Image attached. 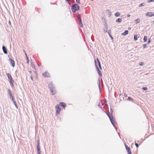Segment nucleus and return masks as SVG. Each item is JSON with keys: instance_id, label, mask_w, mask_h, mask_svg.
Instances as JSON below:
<instances>
[{"instance_id": "obj_1", "label": "nucleus", "mask_w": 154, "mask_h": 154, "mask_svg": "<svg viewBox=\"0 0 154 154\" xmlns=\"http://www.w3.org/2000/svg\"><path fill=\"white\" fill-rule=\"evenodd\" d=\"M8 94L10 96V98H11V100L12 102L15 105L17 109H18V106L17 105V103L14 100V95L12 93V92L10 90V89H8Z\"/></svg>"}, {"instance_id": "obj_2", "label": "nucleus", "mask_w": 154, "mask_h": 154, "mask_svg": "<svg viewBox=\"0 0 154 154\" xmlns=\"http://www.w3.org/2000/svg\"><path fill=\"white\" fill-rule=\"evenodd\" d=\"M48 88L50 89L52 95H54L56 93L55 87L52 82H51L48 85Z\"/></svg>"}, {"instance_id": "obj_3", "label": "nucleus", "mask_w": 154, "mask_h": 154, "mask_svg": "<svg viewBox=\"0 0 154 154\" xmlns=\"http://www.w3.org/2000/svg\"><path fill=\"white\" fill-rule=\"evenodd\" d=\"M76 6H77V4L76 3L75 4L72 5L71 10L72 12L75 13L77 11V8L76 7Z\"/></svg>"}, {"instance_id": "obj_4", "label": "nucleus", "mask_w": 154, "mask_h": 154, "mask_svg": "<svg viewBox=\"0 0 154 154\" xmlns=\"http://www.w3.org/2000/svg\"><path fill=\"white\" fill-rule=\"evenodd\" d=\"M55 108L56 109V113L57 114V115L58 114L60 113L61 110L60 105L58 104L56 106Z\"/></svg>"}, {"instance_id": "obj_5", "label": "nucleus", "mask_w": 154, "mask_h": 154, "mask_svg": "<svg viewBox=\"0 0 154 154\" xmlns=\"http://www.w3.org/2000/svg\"><path fill=\"white\" fill-rule=\"evenodd\" d=\"M94 62H95V65L96 67L97 68V70L98 73V74L99 75L100 77H101L102 76V74L101 72L100 71L98 67H97V63H96V60H95V59L94 60Z\"/></svg>"}, {"instance_id": "obj_6", "label": "nucleus", "mask_w": 154, "mask_h": 154, "mask_svg": "<svg viewBox=\"0 0 154 154\" xmlns=\"http://www.w3.org/2000/svg\"><path fill=\"white\" fill-rule=\"evenodd\" d=\"M6 74L8 77V81L9 82L14 81L11 76V74L9 73H6Z\"/></svg>"}, {"instance_id": "obj_7", "label": "nucleus", "mask_w": 154, "mask_h": 154, "mask_svg": "<svg viewBox=\"0 0 154 154\" xmlns=\"http://www.w3.org/2000/svg\"><path fill=\"white\" fill-rule=\"evenodd\" d=\"M37 152L38 151H41L40 150V141L39 140H37Z\"/></svg>"}, {"instance_id": "obj_8", "label": "nucleus", "mask_w": 154, "mask_h": 154, "mask_svg": "<svg viewBox=\"0 0 154 154\" xmlns=\"http://www.w3.org/2000/svg\"><path fill=\"white\" fill-rule=\"evenodd\" d=\"M125 148L127 150L128 154H132L130 148L127 145H126V143H125Z\"/></svg>"}, {"instance_id": "obj_9", "label": "nucleus", "mask_w": 154, "mask_h": 154, "mask_svg": "<svg viewBox=\"0 0 154 154\" xmlns=\"http://www.w3.org/2000/svg\"><path fill=\"white\" fill-rule=\"evenodd\" d=\"M9 60L10 61V64L11 66L13 67H14L15 66V61L10 58H9Z\"/></svg>"}, {"instance_id": "obj_10", "label": "nucleus", "mask_w": 154, "mask_h": 154, "mask_svg": "<svg viewBox=\"0 0 154 154\" xmlns=\"http://www.w3.org/2000/svg\"><path fill=\"white\" fill-rule=\"evenodd\" d=\"M109 118L112 124L114 125V123L115 122V118L113 117V115H111Z\"/></svg>"}, {"instance_id": "obj_11", "label": "nucleus", "mask_w": 154, "mask_h": 154, "mask_svg": "<svg viewBox=\"0 0 154 154\" xmlns=\"http://www.w3.org/2000/svg\"><path fill=\"white\" fill-rule=\"evenodd\" d=\"M78 19L79 22V25L82 28L83 27V25L82 23V19L80 17H79L78 15Z\"/></svg>"}, {"instance_id": "obj_12", "label": "nucleus", "mask_w": 154, "mask_h": 154, "mask_svg": "<svg viewBox=\"0 0 154 154\" xmlns=\"http://www.w3.org/2000/svg\"><path fill=\"white\" fill-rule=\"evenodd\" d=\"M146 16L151 17L154 16V13L151 12H148L146 13Z\"/></svg>"}, {"instance_id": "obj_13", "label": "nucleus", "mask_w": 154, "mask_h": 154, "mask_svg": "<svg viewBox=\"0 0 154 154\" xmlns=\"http://www.w3.org/2000/svg\"><path fill=\"white\" fill-rule=\"evenodd\" d=\"M42 75L45 77H50V74L49 73L45 71L44 73L42 74Z\"/></svg>"}, {"instance_id": "obj_14", "label": "nucleus", "mask_w": 154, "mask_h": 154, "mask_svg": "<svg viewBox=\"0 0 154 154\" xmlns=\"http://www.w3.org/2000/svg\"><path fill=\"white\" fill-rule=\"evenodd\" d=\"M2 50L5 54H6L8 53V50L5 46H3L2 47Z\"/></svg>"}, {"instance_id": "obj_15", "label": "nucleus", "mask_w": 154, "mask_h": 154, "mask_svg": "<svg viewBox=\"0 0 154 154\" xmlns=\"http://www.w3.org/2000/svg\"><path fill=\"white\" fill-rule=\"evenodd\" d=\"M96 60V63H97V66H98L99 68H100V69H101L100 63V62L99 59L98 58H97V60Z\"/></svg>"}, {"instance_id": "obj_16", "label": "nucleus", "mask_w": 154, "mask_h": 154, "mask_svg": "<svg viewBox=\"0 0 154 154\" xmlns=\"http://www.w3.org/2000/svg\"><path fill=\"white\" fill-rule=\"evenodd\" d=\"M60 105L64 109L66 106V104L63 102H60Z\"/></svg>"}, {"instance_id": "obj_17", "label": "nucleus", "mask_w": 154, "mask_h": 154, "mask_svg": "<svg viewBox=\"0 0 154 154\" xmlns=\"http://www.w3.org/2000/svg\"><path fill=\"white\" fill-rule=\"evenodd\" d=\"M128 30H125V32L121 34L123 36L125 35L128 33Z\"/></svg>"}, {"instance_id": "obj_18", "label": "nucleus", "mask_w": 154, "mask_h": 154, "mask_svg": "<svg viewBox=\"0 0 154 154\" xmlns=\"http://www.w3.org/2000/svg\"><path fill=\"white\" fill-rule=\"evenodd\" d=\"M32 60H31V61H30L31 63V66H32V67L33 69H34L35 70V68L34 64L33 62H32Z\"/></svg>"}, {"instance_id": "obj_19", "label": "nucleus", "mask_w": 154, "mask_h": 154, "mask_svg": "<svg viewBox=\"0 0 154 154\" xmlns=\"http://www.w3.org/2000/svg\"><path fill=\"white\" fill-rule=\"evenodd\" d=\"M140 19L138 18L135 20V23L136 24L139 23L140 22Z\"/></svg>"}, {"instance_id": "obj_20", "label": "nucleus", "mask_w": 154, "mask_h": 154, "mask_svg": "<svg viewBox=\"0 0 154 154\" xmlns=\"http://www.w3.org/2000/svg\"><path fill=\"white\" fill-rule=\"evenodd\" d=\"M137 35H135L134 36V39L136 41L137 40Z\"/></svg>"}, {"instance_id": "obj_21", "label": "nucleus", "mask_w": 154, "mask_h": 154, "mask_svg": "<svg viewBox=\"0 0 154 154\" xmlns=\"http://www.w3.org/2000/svg\"><path fill=\"white\" fill-rule=\"evenodd\" d=\"M116 22H119V23L121 22H122V20L120 18H118V19H117V20H116Z\"/></svg>"}, {"instance_id": "obj_22", "label": "nucleus", "mask_w": 154, "mask_h": 154, "mask_svg": "<svg viewBox=\"0 0 154 154\" xmlns=\"http://www.w3.org/2000/svg\"><path fill=\"white\" fill-rule=\"evenodd\" d=\"M120 15V14L119 12H117L115 14V16L116 17H118Z\"/></svg>"}, {"instance_id": "obj_23", "label": "nucleus", "mask_w": 154, "mask_h": 154, "mask_svg": "<svg viewBox=\"0 0 154 154\" xmlns=\"http://www.w3.org/2000/svg\"><path fill=\"white\" fill-rule=\"evenodd\" d=\"M147 40V37L146 36H144V39H143V40H144V42H146Z\"/></svg>"}, {"instance_id": "obj_24", "label": "nucleus", "mask_w": 154, "mask_h": 154, "mask_svg": "<svg viewBox=\"0 0 154 154\" xmlns=\"http://www.w3.org/2000/svg\"><path fill=\"white\" fill-rule=\"evenodd\" d=\"M14 82H10V85L11 86V87H14Z\"/></svg>"}, {"instance_id": "obj_25", "label": "nucleus", "mask_w": 154, "mask_h": 154, "mask_svg": "<svg viewBox=\"0 0 154 154\" xmlns=\"http://www.w3.org/2000/svg\"><path fill=\"white\" fill-rule=\"evenodd\" d=\"M144 5H145L144 3H142L140 4L139 5V7H142V6H144Z\"/></svg>"}, {"instance_id": "obj_26", "label": "nucleus", "mask_w": 154, "mask_h": 154, "mask_svg": "<svg viewBox=\"0 0 154 154\" xmlns=\"http://www.w3.org/2000/svg\"><path fill=\"white\" fill-rule=\"evenodd\" d=\"M26 58L27 60V63H29V60L28 57H26Z\"/></svg>"}, {"instance_id": "obj_27", "label": "nucleus", "mask_w": 154, "mask_h": 154, "mask_svg": "<svg viewBox=\"0 0 154 154\" xmlns=\"http://www.w3.org/2000/svg\"><path fill=\"white\" fill-rule=\"evenodd\" d=\"M128 100L131 101H132L133 100V99L131 98L130 97H128Z\"/></svg>"}, {"instance_id": "obj_28", "label": "nucleus", "mask_w": 154, "mask_h": 154, "mask_svg": "<svg viewBox=\"0 0 154 154\" xmlns=\"http://www.w3.org/2000/svg\"><path fill=\"white\" fill-rule=\"evenodd\" d=\"M142 89L144 90H145V91H146L148 89V88L147 87H144V88H142Z\"/></svg>"}, {"instance_id": "obj_29", "label": "nucleus", "mask_w": 154, "mask_h": 154, "mask_svg": "<svg viewBox=\"0 0 154 154\" xmlns=\"http://www.w3.org/2000/svg\"><path fill=\"white\" fill-rule=\"evenodd\" d=\"M144 64V63L143 62H141L139 64L140 66H142Z\"/></svg>"}, {"instance_id": "obj_30", "label": "nucleus", "mask_w": 154, "mask_h": 154, "mask_svg": "<svg viewBox=\"0 0 154 154\" xmlns=\"http://www.w3.org/2000/svg\"><path fill=\"white\" fill-rule=\"evenodd\" d=\"M110 112H111V115H112V113H113V110L112 109V108H111Z\"/></svg>"}, {"instance_id": "obj_31", "label": "nucleus", "mask_w": 154, "mask_h": 154, "mask_svg": "<svg viewBox=\"0 0 154 154\" xmlns=\"http://www.w3.org/2000/svg\"><path fill=\"white\" fill-rule=\"evenodd\" d=\"M147 45L146 44H144L143 45V46L144 48H146L147 47Z\"/></svg>"}, {"instance_id": "obj_32", "label": "nucleus", "mask_w": 154, "mask_h": 154, "mask_svg": "<svg viewBox=\"0 0 154 154\" xmlns=\"http://www.w3.org/2000/svg\"><path fill=\"white\" fill-rule=\"evenodd\" d=\"M148 2H153L154 1V0H147Z\"/></svg>"}, {"instance_id": "obj_33", "label": "nucleus", "mask_w": 154, "mask_h": 154, "mask_svg": "<svg viewBox=\"0 0 154 154\" xmlns=\"http://www.w3.org/2000/svg\"><path fill=\"white\" fill-rule=\"evenodd\" d=\"M8 23H9V24L10 25V26L12 27L11 23L10 20L9 21Z\"/></svg>"}, {"instance_id": "obj_34", "label": "nucleus", "mask_w": 154, "mask_h": 154, "mask_svg": "<svg viewBox=\"0 0 154 154\" xmlns=\"http://www.w3.org/2000/svg\"><path fill=\"white\" fill-rule=\"evenodd\" d=\"M135 145L136 146L137 148H138V146H139L138 144L136 143H135Z\"/></svg>"}, {"instance_id": "obj_35", "label": "nucleus", "mask_w": 154, "mask_h": 154, "mask_svg": "<svg viewBox=\"0 0 154 154\" xmlns=\"http://www.w3.org/2000/svg\"><path fill=\"white\" fill-rule=\"evenodd\" d=\"M106 114L108 116L109 118L111 116L109 114V112H106Z\"/></svg>"}, {"instance_id": "obj_36", "label": "nucleus", "mask_w": 154, "mask_h": 154, "mask_svg": "<svg viewBox=\"0 0 154 154\" xmlns=\"http://www.w3.org/2000/svg\"><path fill=\"white\" fill-rule=\"evenodd\" d=\"M37 152V154H41V151H38Z\"/></svg>"}, {"instance_id": "obj_37", "label": "nucleus", "mask_w": 154, "mask_h": 154, "mask_svg": "<svg viewBox=\"0 0 154 154\" xmlns=\"http://www.w3.org/2000/svg\"><path fill=\"white\" fill-rule=\"evenodd\" d=\"M30 78L32 80V81H33V79L32 76L31 75L30 76Z\"/></svg>"}, {"instance_id": "obj_38", "label": "nucleus", "mask_w": 154, "mask_h": 154, "mask_svg": "<svg viewBox=\"0 0 154 154\" xmlns=\"http://www.w3.org/2000/svg\"><path fill=\"white\" fill-rule=\"evenodd\" d=\"M68 4L69 5V6L70 5L71 2L70 1H69V2H67Z\"/></svg>"}, {"instance_id": "obj_39", "label": "nucleus", "mask_w": 154, "mask_h": 154, "mask_svg": "<svg viewBox=\"0 0 154 154\" xmlns=\"http://www.w3.org/2000/svg\"><path fill=\"white\" fill-rule=\"evenodd\" d=\"M77 9H78V11L79 10V6L78 5V7H77Z\"/></svg>"}, {"instance_id": "obj_40", "label": "nucleus", "mask_w": 154, "mask_h": 154, "mask_svg": "<svg viewBox=\"0 0 154 154\" xmlns=\"http://www.w3.org/2000/svg\"><path fill=\"white\" fill-rule=\"evenodd\" d=\"M65 1L66 2H69V1H70V0H65Z\"/></svg>"}, {"instance_id": "obj_41", "label": "nucleus", "mask_w": 154, "mask_h": 154, "mask_svg": "<svg viewBox=\"0 0 154 154\" xmlns=\"http://www.w3.org/2000/svg\"><path fill=\"white\" fill-rule=\"evenodd\" d=\"M24 52H25V54L26 57H28L27 56L26 53L24 51Z\"/></svg>"}, {"instance_id": "obj_42", "label": "nucleus", "mask_w": 154, "mask_h": 154, "mask_svg": "<svg viewBox=\"0 0 154 154\" xmlns=\"http://www.w3.org/2000/svg\"><path fill=\"white\" fill-rule=\"evenodd\" d=\"M29 73H30V74H31V73H32V71H29Z\"/></svg>"}, {"instance_id": "obj_43", "label": "nucleus", "mask_w": 154, "mask_h": 154, "mask_svg": "<svg viewBox=\"0 0 154 154\" xmlns=\"http://www.w3.org/2000/svg\"><path fill=\"white\" fill-rule=\"evenodd\" d=\"M34 72V73H35V74L36 75H37V73H36V72L35 71V72Z\"/></svg>"}, {"instance_id": "obj_44", "label": "nucleus", "mask_w": 154, "mask_h": 154, "mask_svg": "<svg viewBox=\"0 0 154 154\" xmlns=\"http://www.w3.org/2000/svg\"><path fill=\"white\" fill-rule=\"evenodd\" d=\"M79 0H78V2H77L78 3H79Z\"/></svg>"}, {"instance_id": "obj_45", "label": "nucleus", "mask_w": 154, "mask_h": 154, "mask_svg": "<svg viewBox=\"0 0 154 154\" xmlns=\"http://www.w3.org/2000/svg\"><path fill=\"white\" fill-rule=\"evenodd\" d=\"M150 42V40H149L148 41V43H149Z\"/></svg>"}, {"instance_id": "obj_46", "label": "nucleus", "mask_w": 154, "mask_h": 154, "mask_svg": "<svg viewBox=\"0 0 154 154\" xmlns=\"http://www.w3.org/2000/svg\"><path fill=\"white\" fill-rule=\"evenodd\" d=\"M76 0V2H77V0Z\"/></svg>"}, {"instance_id": "obj_47", "label": "nucleus", "mask_w": 154, "mask_h": 154, "mask_svg": "<svg viewBox=\"0 0 154 154\" xmlns=\"http://www.w3.org/2000/svg\"><path fill=\"white\" fill-rule=\"evenodd\" d=\"M153 22H154V21H153Z\"/></svg>"}]
</instances>
